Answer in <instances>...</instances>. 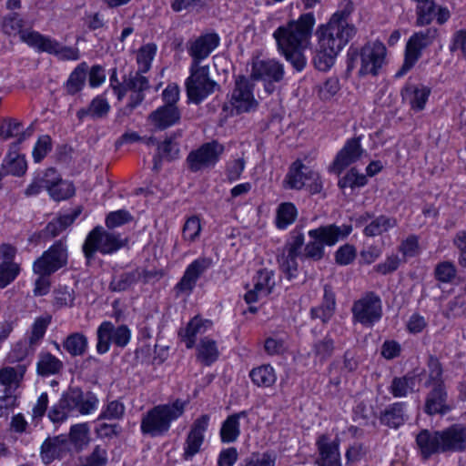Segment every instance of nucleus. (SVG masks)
I'll use <instances>...</instances> for the list:
<instances>
[{
  "label": "nucleus",
  "mask_w": 466,
  "mask_h": 466,
  "mask_svg": "<svg viewBox=\"0 0 466 466\" xmlns=\"http://www.w3.org/2000/svg\"><path fill=\"white\" fill-rule=\"evenodd\" d=\"M88 71V65L86 62L80 63L70 74L66 88L69 95H75L82 90L85 86Z\"/></svg>",
  "instance_id": "nucleus-35"
},
{
  "label": "nucleus",
  "mask_w": 466,
  "mask_h": 466,
  "mask_svg": "<svg viewBox=\"0 0 466 466\" xmlns=\"http://www.w3.org/2000/svg\"><path fill=\"white\" fill-rule=\"evenodd\" d=\"M353 319L365 326L373 325L382 316L381 299L375 292H367L352 305Z\"/></svg>",
  "instance_id": "nucleus-14"
},
{
  "label": "nucleus",
  "mask_w": 466,
  "mask_h": 466,
  "mask_svg": "<svg viewBox=\"0 0 466 466\" xmlns=\"http://www.w3.org/2000/svg\"><path fill=\"white\" fill-rule=\"evenodd\" d=\"M442 453L463 452L466 451V425L453 424L440 431Z\"/></svg>",
  "instance_id": "nucleus-19"
},
{
  "label": "nucleus",
  "mask_w": 466,
  "mask_h": 466,
  "mask_svg": "<svg viewBox=\"0 0 466 466\" xmlns=\"http://www.w3.org/2000/svg\"><path fill=\"white\" fill-rule=\"evenodd\" d=\"M273 275V271L267 268L259 269L257 273L254 286L257 290H260L263 293V296H268L272 292L275 286Z\"/></svg>",
  "instance_id": "nucleus-51"
},
{
  "label": "nucleus",
  "mask_w": 466,
  "mask_h": 466,
  "mask_svg": "<svg viewBox=\"0 0 466 466\" xmlns=\"http://www.w3.org/2000/svg\"><path fill=\"white\" fill-rule=\"evenodd\" d=\"M76 189L72 182L60 178V181L56 184L48 195L55 201L66 200L75 195Z\"/></svg>",
  "instance_id": "nucleus-49"
},
{
  "label": "nucleus",
  "mask_w": 466,
  "mask_h": 466,
  "mask_svg": "<svg viewBox=\"0 0 466 466\" xmlns=\"http://www.w3.org/2000/svg\"><path fill=\"white\" fill-rule=\"evenodd\" d=\"M387 49L380 41L368 42L360 48L350 46L347 52V74H350L360 65L358 76H377L386 62Z\"/></svg>",
  "instance_id": "nucleus-4"
},
{
  "label": "nucleus",
  "mask_w": 466,
  "mask_h": 466,
  "mask_svg": "<svg viewBox=\"0 0 466 466\" xmlns=\"http://www.w3.org/2000/svg\"><path fill=\"white\" fill-rule=\"evenodd\" d=\"M429 369V379L425 382L426 387L431 386L435 383H443L442 381V367L439 359L433 355H431L427 363Z\"/></svg>",
  "instance_id": "nucleus-58"
},
{
  "label": "nucleus",
  "mask_w": 466,
  "mask_h": 466,
  "mask_svg": "<svg viewBox=\"0 0 466 466\" xmlns=\"http://www.w3.org/2000/svg\"><path fill=\"white\" fill-rule=\"evenodd\" d=\"M416 443L424 460L433 454L442 453L440 431L422 430L416 437Z\"/></svg>",
  "instance_id": "nucleus-23"
},
{
  "label": "nucleus",
  "mask_w": 466,
  "mask_h": 466,
  "mask_svg": "<svg viewBox=\"0 0 466 466\" xmlns=\"http://www.w3.org/2000/svg\"><path fill=\"white\" fill-rule=\"evenodd\" d=\"M3 167L6 169V173L14 176L21 177L27 169L26 160L24 156L15 155L9 152L4 160Z\"/></svg>",
  "instance_id": "nucleus-45"
},
{
  "label": "nucleus",
  "mask_w": 466,
  "mask_h": 466,
  "mask_svg": "<svg viewBox=\"0 0 466 466\" xmlns=\"http://www.w3.org/2000/svg\"><path fill=\"white\" fill-rule=\"evenodd\" d=\"M20 272V267L14 261L0 263V289L5 288L15 279Z\"/></svg>",
  "instance_id": "nucleus-53"
},
{
  "label": "nucleus",
  "mask_w": 466,
  "mask_h": 466,
  "mask_svg": "<svg viewBox=\"0 0 466 466\" xmlns=\"http://www.w3.org/2000/svg\"><path fill=\"white\" fill-rule=\"evenodd\" d=\"M87 338L80 332L68 335L63 342L64 349L72 356H82L87 349Z\"/></svg>",
  "instance_id": "nucleus-37"
},
{
  "label": "nucleus",
  "mask_w": 466,
  "mask_h": 466,
  "mask_svg": "<svg viewBox=\"0 0 466 466\" xmlns=\"http://www.w3.org/2000/svg\"><path fill=\"white\" fill-rule=\"evenodd\" d=\"M397 219L385 215L375 218L364 229L363 234L366 237H376L382 235L397 226Z\"/></svg>",
  "instance_id": "nucleus-33"
},
{
  "label": "nucleus",
  "mask_w": 466,
  "mask_h": 466,
  "mask_svg": "<svg viewBox=\"0 0 466 466\" xmlns=\"http://www.w3.org/2000/svg\"><path fill=\"white\" fill-rule=\"evenodd\" d=\"M402 410H385L380 413V420L389 427L398 428L404 421Z\"/></svg>",
  "instance_id": "nucleus-63"
},
{
  "label": "nucleus",
  "mask_w": 466,
  "mask_h": 466,
  "mask_svg": "<svg viewBox=\"0 0 466 466\" xmlns=\"http://www.w3.org/2000/svg\"><path fill=\"white\" fill-rule=\"evenodd\" d=\"M181 113L177 106L163 105L150 113L148 119L157 129L164 130L179 122Z\"/></svg>",
  "instance_id": "nucleus-24"
},
{
  "label": "nucleus",
  "mask_w": 466,
  "mask_h": 466,
  "mask_svg": "<svg viewBox=\"0 0 466 466\" xmlns=\"http://www.w3.org/2000/svg\"><path fill=\"white\" fill-rule=\"evenodd\" d=\"M353 5L348 1L343 8L335 12L329 21L319 25L315 32L318 45L339 54L357 34V27L350 23Z\"/></svg>",
  "instance_id": "nucleus-3"
},
{
  "label": "nucleus",
  "mask_w": 466,
  "mask_h": 466,
  "mask_svg": "<svg viewBox=\"0 0 466 466\" xmlns=\"http://www.w3.org/2000/svg\"><path fill=\"white\" fill-rule=\"evenodd\" d=\"M210 325L211 321L195 317L187 323L186 328L179 330L178 335L186 343V347L191 349L195 344L196 336L204 332L206 327Z\"/></svg>",
  "instance_id": "nucleus-31"
},
{
  "label": "nucleus",
  "mask_w": 466,
  "mask_h": 466,
  "mask_svg": "<svg viewBox=\"0 0 466 466\" xmlns=\"http://www.w3.org/2000/svg\"><path fill=\"white\" fill-rule=\"evenodd\" d=\"M97 399L91 392L84 395L80 389L74 388L63 394L58 408H94Z\"/></svg>",
  "instance_id": "nucleus-25"
},
{
  "label": "nucleus",
  "mask_w": 466,
  "mask_h": 466,
  "mask_svg": "<svg viewBox=\"0 0 466 466\" xmlns=\"http://www.w3.org/2000/svg\"><path fill=\"white\" fill-rule=\"evenodd\" d=\"M419 238L416 235H410L401 241L399 246V251L403 257L412 258L419 253Z\"/></svg>",
  "instance_id": "nucleus-64"
},
{
  "label": "nucleus",
  "mask_w": 466,
  "mask_h": 466,
  "mask_svg": "<svg viewBox=\"0 0 466 466\" xmlns=\"http://www.w3.org/2000/svg\"><path fill=\"white\" fill-rule=\"evenodd\" d=\"M22 126V122L15 118L5 119L0 124V137L3 139L18 137Z\"/></svg>",
  "instance_id": "nucleus-61"
},
{
  "label": "nucleus",
  "mask_w": 466,
  "mask_h": 466,
  "mask_svg": "<svg viewBox=\"0 0 466 466\" xmlns=\"http://www.w3.org/2000/svg\"><path fill=\"white\" fill-rule=\"evenodd\" d=\"M434 278L441 283H451L457 275V268L451 261L439 262L434 268Z\"/></svg>",
  "instance_id": "nucleus-47"
},
{
  "label": "nucleus",
  "mask_w": 466,
  "mask_h": 466,
  "mask_svg": "<svg viewBox=\"0 0 466 466\" xmlns=\"http://www.w3.org/2000/svg\"><path fill=\"white\" fill-rule=\"evenodd\" d=\"M66 264V246L61 240H58L34 262L33 270L37 275H51Z\"/></svg>",
  "instance_id": "nucleus-13"
},
{
  "label": "nucleus",
  "mask_w": 466,
  "mask_h": 466,
  "mask_svg": "<svg viewBox=\"0 0 466 466\" xmlns=\"http://www.w3.org/2000/svg\"><path fill=\"white\" fill-rule=\"evenodd\" d=\"M419 375L413 371L403 377H395L390 387L391 394L396 398H401L405 397L410 391H414Z\"/></svg>",
  "instance_id": "nucleus-32"
},
{
  "label": "nucleus",
  "mask_w": 466,
  "mask_h": 466,
  "mask_svg": "<svg viewBox=\"0 0 466 466\" xmlns=\"http://www.w3.org/2000/svg\"><path fill=\"white\" fill-rule=\"evenodd\" d=\"M438 36L439 30L436 27H428L415 32L406 43L404 61L395 77L399 78L406 75L421 57L422 51L431 46Z\"/></svg>",
  "instance_id": "nucleus-7"
},
{
  "label": "nucleus",
  "mask_w": 466,
  "mask_h": 466,
  "mask_svg": "<svg viewBox=\"0 0 466 466\" xmlns=\"http://www.w3.org/2000/svg\"><path fill=\"white\" fill-rule=\"evenodd\" d=\"M69 447L74 445L76 451L82 450L88 443V429L86 424H77L71 427L68 437Z\"/></svg>",
  "instance_id": "nucleus-50"
},
{
  "label": "nucleus",
  "mask_w": 466,
  "mask_h": 466,
  "mask_svg": "<svg viewBox=\"0 0 466 466\" xmlns=\"http://www.w3.org/2000/svg\"><path fill=\"white\" fill-rule=\"evenodd\" d=\"M284 77L282 64L274 59H253L250 78L255 81L280 82Z\"/></svg>",
  "instance_id": "nucleus-17"
},
{
  "label": "nucleus",
  "mask_w": 466,
  "mask_h": 466,
  "mask_svg": "<svg viewBox=\"0 0 466 466\" xmlns=\"http://www.w3.org/2000/svg\"><path fill=\"white\" fill-rule=\"evenodd\" d=\"M52 149V140L48 135L41 136L33 149L35 162H41Z\"/></svg>",
  "instance_id": "nucleus-60"
},
{
  "label": "nucleus",
  "mask_w": 466,
  "mask_h": 466,
  "mask_svg": "<svg viewBox=\"0 0 466 466\" xmlns=\"http://www.w3.org/2000/svg\"><path fill=\"white\" fill-rule=\"evenodd\" d=\"M201 230L200 220L198 217L192 216L187 219L183 227V238L194 241Z\"/></svg>",
  "instance_id": "nucleus-62"
},
{
  "label": "nucleus",
  "mask_w": 466,
  "mask_h": 466,
  "mask_svg": "<svg viewBox=\"0 0 466 466\" xmlns=\"http://www.w3.org/2000/svg\"><path fill=\"white\" fill-rule=\"evenodd\" d=\"M23 24L24 22L19 15L13 13L4 18L2 25L3 32L8 35H15L16 33H19L21 35L22 33L26 32L25 30H21Z\"/></svg>",
  "instance_id": "nucleus-59"
},
{
  "label": "nucleus",
  "mask_w": 466,
  "mask_h": 466,
  "mask_svg": "<svg viewBox=\"0 0 466 466\" xmlns=\"http://www.w3.org/2000/svg\"><path fill=\"white\" fill-rule=\"evenodd\" d=\"M69 440L66 435H59L54 438H47L41 446V457L46 464L51 463L54 460L63 457L70 451Z\"/></svg>",
  "instance_id": "nucleus-22"
},
{
  "label": "nucleus",
  "mask_w": 466,
  "mask_h": 466,
  "mask_svg": "<svg viewBox=\"0 0 466 466\" xmlns=\"http://www.w3.org/2000/svg\"><path fill=\"white\" fill-rule=\"evenodd\" d=\"M106 227L96 226L86 236L82 250L89 263L96 252L112 254L116 251V211L110 212L106 218Z\"/></svg>",
  "instance_id": "nucleus-5"
},
{
  "label": "nucleus",
  "mask_w": 466,
  "mask_h": 466,
  "mask_svg": "<svg viewBox=\"0 0 466 466\" xmlns=\"http://www.w3.org/2000/svg\"><path fill=\"white\" fill-rule=\"evenodd\" d=\"M26 369V364H17L15 367L2 368L0 370V383L8 386V388H11L13 385L16 388L23 380Z\"/></svg>",
  "instance_id": "nucleus-39"
},
{
  "label": "nucleus",
  "mask_w": 466,
  "mask_h": 466,
  "mask_svg": "<svg viewBox=\"0 0 466 466\" xmlns=\"http://www.w3.org/2000/svg\"><path fill=\"white\" fill-rule=\"evenodd\" d=\"M208 415H202L193 422L184 443L183 458L185 460H190L199 452L204 441V432L208 429Z\"/></svg>",
  "instance_id": "nucleus-20"
},
{
  "label": "nucleus",
  "mask_w": 466,
  "mask_h": 466,
  "mask_svg": "<svg viewBox=\"0 0 466 466\" xmlns=\"http://www.w3.org/2000/svg\"><path fill=\"white\" fill-rule=\"evenodd\" d=\"M82 212V207H77L69 214H59L51 220L44 229V235L56 238L69 228Z\"/></svg>",
  "instance_id": "nucleus-28"
},
{
  "label": "nucleus",
  "mask_w": 466,
  "mask_h": 466,
  "mask_svg": "<svg viewBox=\"0 0 466 466\" xmlns=\"http://www.w3.org/2000/svg\"><path fill=\"white\" fill-rule=\"evenodd\" d=\"M184 410H148L141 420V431L151 437L161 436L170 428L171 421L182 415Z\"/></svg>",
  "instance_id": "nucleus-12"
},
{
  "label": "nucleus",
  "mask_w": 466,
  "mask_h": 466,
  "mask_svg": "<svg viewBox=\"0 0 466 466\" xmlns=\"http://www.w3.org/2000/svg\"><path fill=\"white\" fill-rule=\"evenodd\" d=\"M180 133H175L157 145V155L154 157L155 168L157 167L158 158L171 161L178 157V145L174 140L177 137H180Z\"/></svg>",
  "instance_id": "nucleus-34"
},
{
  "label": "nucleus",
  "mask_w": 466,
  "mask_h": 466,
  "mask_svg": "<svg viewBox=\"0 0 466 466\" xmlns=\"http://www.w3.org/2000/svg\"><path fill=\"white\" fill-rule=\"evenodd\" d=\"M443 315L448 319L466 317V299L455 297L447 303Z\"/></svg>",
  "instance_id": "nucleus-57"
},
{
  "label": "nucleus",
  "mask_w": 466,
  "mask_h": 466,
  "mask_svg": "<svg viewBox=\"0 0 466 466\" xmlns=\"http://www.w3.org/2000/svg\"><path fill=\"white\" fill-rule=\"evenodd\" d=\"M249 377L258 387H270L277 380L274 369L270 365H261L251 370Z\"/></svg>",
  "instance_id": "nucleus-40"
},
{
  "label": "nucleus",
  "mask_w": 466,
  "mask_h": 466,
  "mask_svg": "<svg viewBox=\"0 0 466 466\" xmlns=\"http://www.w3.org/2000/svg\"><path fill=\"white\" fill-rule=\"evenodd\" d=\"M254 85L245 76H238L235 81L230 103L237 115L256 110L258 101L253 95Z\"/></svg>",
  "instance_id": "nucleus-15"
},
{
  "label": "nucleus",
  "mask_w": 466,
  "mask_h": 466,
  "mask_svg": "<svg viewBox=\"0 0 466 466\" xmlns=\"http://www.w3.org/2000/svg\"><path fill=\"white\" fill-rule=\"evenodd\" d=\"M50 321V317H40L37 318L33 323L31 333L30 336L28 337V344L32 352L35 351L36 346L44 338Z\"/></svg>",
  "instance_id": "nucleus-44"
},
{
  "label": "nucleus",
  "mask_w": 466,
  "mask_h": 466,
  "mask_svg": "<svg viewBox=\"0 0 466 466\" xmlns=\"http://www.w3.org/2000/svg\"><path fill=\"white\" fill-rule=\"evenodd\" d=\"M218 350L215 340L204 338L198 347V359L205 365H210L217 360Z\"/></svg>",
  "instance_id": "nucleus-42"
},
{
  "label": "nucleus",
  "mask_w": 466,
  "mask_h": 466,
  "mask_svg": "<svg viewBox=\"0 0 466 466\" xmlns=\"http://www.w3.org/2000/svg\"><path fill=\"white\" fill-rule=\"evenodd\" d=\"M315 23L314 14L309 12L300 15L297 20H291L278 27L273 33L278 49L299 72L306 66L303 50L309 44Z\"/></svg>",
  "instance_id": "nucleus-2"
},
{
  "label": "nucleus",
  "mask_w": 466,
  "mask_h": 466,
  "mask_svg": "<svg viewBox=\"0 0 466 466\" xmlns=\"http://www.w3.org/2000/svg\"><path fill=\"white\" fill-rule=\"evenodd\" d=\"M156 52L157 46L155 44H147L140 47L137 56V61L138 64L137 71L146 73L150 69Z\"/></svg>",
  "instance_id": "nucleus-52"
},
{
  "label": "nucleus",
  "mask_w": 466,
  "mask_h": 466,
  "mask_svg": "<svg viewBox=\"0 0 466 466\" xmlns=\"http://www.w3.org/2000/svg\"><path fill=\"white\" fill-rule=\"evenodd\" d=\"M298 210L291 202L281 203L277 209L276 226L279 229H285L297 218Z\"/></svg>",
  "instance_id": "nucleus-41"
},
{
  "label": "nucleus",
  "mask_w": 466,
  "mask_h": 466,
  "mask_svg": "<svg viewBox=\"0 0 466 466\" xmlns=\"http://www.w3.org/2000/svg\"><path fill=\"white\" fill-rule=\"evenodd\" d=\"M143 72L137 71L125 76L123 83H118V100L125 96L127 91H130L129 102L121 109L123 115L128 116L145 98L144 91L149 88L148 79L142 76Z\"/></svg>",
  "instance_id": "nucleus-11"
},
{
  "label": "nucleus",
  "mask_w": 466,
  "mask_h": 466,
  "mask_svg": "<svg viewBox=\"0 0 466 466\" xmlns=\"http://www.w3.org/2000/svg\"><path fill=\"white\" fill-rule=\"evenodd\" d=\"M212 265V260L208 258H199L190 263L186 268L182 278L174 287L176 297L181 295L189 296L194 290L200 276Z\"/></svg>",
  "instance_id": "nucleus-16"
},
{
  "label": "nucleus",
  "mask_w": 466,
  "mask_h": 466,
  "mask_svg": "<svg viewBox=\"0 0 466 466\" xmlns=\"http://www.w3.org/2000/svg\"><path fill=\"white\" fill-rule=\"evenodd\" d=\"M239 435V423L235 417H228L222 424L220 437L223 442H233Z\"/></svg>",
  "instance_id": "nucleus-56"
},
{
  "label": "nucleus",
  "mask_w": 466,
  "mask_h": 466,
  "mask_svg": "<svg viewBox=\"0 0 466 466\" xmlns=\"http://www.w3.org/2000/svg\"><path fill=\"white\" fill-rule=\"evenodd\" d=\"M437 5L434 1H426L422 3H417L416 14L417 20L416 25L419 26H424L430 25L436 15Z\"/></svg>",
  "instance_id": "nucleus-46"
},
{
  "label": "nucleus",
  "mask_w": 466,
  "mask_h": 466,
  "mask_svg": "<svg viewBox=\"0 0 466 466\" xmlns=\"http://www.w3.org/2000/svg\"><path fill=\"white\" fill-rule=\"evenodd\" d=\"M64 369L63 362L48 351H41L36 363V372L40 376L59 374Z\"/></svg>",
  "instance_id": "nucleus-30"
},
{
  "label": "nucleus",
  "mask_w": 466,
  "mask_h": 466,
  "mask_svg": "<svg viewBox=\"0 0 466 466\" xmlns=\"http://www.w3.org/2000/svg\"><path fill=\"white\" fill-rule=\"evenodd\" d=\"M21 40L38 52L55 55L61 60L79 59L78 48L63 46L56 40L45 36L38 32H24L21 34Z\"/></svg>",
  "instance_id": "nucleus-8"
},
{
  "label": "nucleus",
  "mask_w": 466,
  "mask_h": 466,
  "mask_svg": "<svg viewBox=\"0 0 466 466\" xmlns=\"http://www.w3.org/2000/svg\"><path fill=\"white\" fill-rule=\"evenodd\" d=\"M220 37L215 33H207L199 35L194 41L188 43L187 51L192 57V64L199 66L219 45Z\"/></svg>",
  "instance_id": "nucleus-18"
},
{
  "label": "nucleus",
  "mask_w": 466,
  "mask_h": 466,
  "mask_svg": "<svg viewBox=\"0 0 466 466\" xmlns=\"http://www.w3.org/2000/svg\"><path fill=\"white\" fill-rule=\"evenodd\" d=\"M367 184V177L363 174H360L356 168H351L342 178L339 180V187H360Z\"/></svg>",
  "instance_id": "nucleus-55"
},
{
  "label": "nucleus",
  "mask_w": 466,
  "mask_h": 466,
  "mask_svg": "<svg viewBox=\"0 0 466 466\" xmlns=\"http://www.w3.org/2000/svg\"><path fill=\"white\" fill-rule=\"evenodd\" d=\"M276 455L270 452H253L245 458L240 466H275Z\"/></svg>",
  "instance_id": "nucleus-54"
},
{
  "label": "nucleus",
  "mask_w": 466,
  "mask_h": 466,
  "mask_svg": "<svg viewBox=\"0 0 466 466\" xmlns=\"http://www.w3.org/2000/svg\"><path fill=\"white\" fill-rule=\"evenodd\" d=\"M433 389L426 399L425 408H449L446 404L447 393L443 383L431 384Z\"/></svg>",
  "instance_id": "nucleus-48"
},
{
  "label": "nucleus",
  "mask_w": 466,
  "mask_h": 466,
  "mask_svg": "<svg viewBox=\"0 0 466 466\" xmlns=\"http://www.w3.org/2000/svg\"><path fill=\"white\" fill-rule=\"evenodd\" d=\"M336 309L335 294L332 287L329 284L324 286V295L321 305L311 308L310 318L312 319H320L322 323H327L334 315Z\"/></svg>",
  "instance_id": "nucleus-27"
},
{
  "label": "nucleus",
  "mask_w": 466,
  "mask_h": 466,
  "mask_svg": "<svg viewBox=\"0 0 466 466\" xmlns=\"http://www.w3.org/2000/svg\"><path fill=\"white\" fill-rule=\"evenodd\" d=\"M364 150L360 145V137L346 141L344 147L339 151L333 162L334 167L341 172L345 167L359 160Z\"/></svg>",
  "instance_id": "nucleus-21"
},
{
  "label": "nucleus",
  "mask_w": 466,
  "mask_h": 466,
  "mask_svg": "<svg viewBox=\"0 0 466 466\" xmlns=\"http://www.w3.org/2000/svg\"><path fill=\"white\" fill-rule=\"evenodd\" d=\"M96 351L105 354L110 349L112 343H116V329L110 321H104L96 330Z\"/></svg>",
  "instance_id": "nucleus-29"
},
{
  "label": "nucleus",
  "mask_w": 466,
  "mask_h": 466,
  "mask_svg": "<svg viewBox=\"0 0 466 466\" xmlns=\"http://www.w3.org/2000/svg\"><path fill=\"white\" fill-rule=\"evenodd\" d=\"M335 350V341L329 336L326 335L321 339H318L312 345V354L315 362L324 363L331 358Z\"/></svg>",
  "instance_id": "nucleus-36"
},
{
  "label": "nucleus",
  "mask_w": 466,
  "mask_h": 466,
  "mask_svg": "<svg viewBox=\"0 0 466 466\" xmlns=\"http://www.w3.org/2000/svg\"><path fill=\"white\" fill-rule=\"evenodd\" d=\"M304 227L297 225L289 235L281 255L278 257L280 269L288 279L297 276L298 261L310 259L319 261L325 255V246H334L339 239L348 237L352 230L350 225L337 226L335 224L320 226L310 229L308 233L309 241L305 244Z\"/></svg>",
  "instance_id": "nucleus-1"
},
{
  "label": "nucleus",
  "mask_w": 466,
  "mask_h": 466,
  "mask_svg": "<svg viewBox=\"0 0 466 466\" xmlns=\"http://www.w3.org/2000/svg\"><path fill=\"white\" fill-rule=\"evenodd\" d=\"M338 55L336 52L329 51L325 46L317 44L312 59L313 65L319 71L326 72L333 66Z\"/></svg>",
  "instance_id": "nucleus-38"
},
{
  "label": "nucleus",
  "mask_w": 466,
  "mask_h": 466,
  "mask_svg": "<svg viewBox=\"0 0 466 466\" xmlns=\"http://www.w3.org/2000/svg\"><path fill=\"white\" fill-rule=\"evenodd\" d=\"M189 71L190 76L185 81L187 96L188 102L199 105L220 86L210 78L208 66L191 65Z\"/></svg>",
  "instance_id": "nucleus-6"
},
{
  "label": "nucleus",
  "mask_w": 466,
  "mask_h": 466,
  "mask_svg": "<svg viewBox=\"0 0 466 466\" xmlns=\"http://www.w3.org/2000/svg\"><path fill=\"white\" fill-rule=\"evenodd\" d=\"M224 151L225 147L218 140L204 143L187 155V167L191 172H198L213 167L218 162Z\"/></svg>",
  "instance_id": "nucleus-10"
},
{
  "label": "nucleus",
  "mask_w": 466,
  "mask_h": 466,
  "mask_svg": "<svg viewBox=\"0 0 466 466\" xmlns=\"http://www.w3.org/2000/svg\"><path fill=\"white\" fill-rule=\"evenodd\" d=\"M284 183L286 187L299 190L306 187L310 194L322 190V182L319 173L314 172L300 160H296L289 167Z\"/></svg>",
  "instance_id": "nucleus-9"
},
{
  "label": "nucleus",
  "mask_w": 466,
  "mask_h": 466,
  "mask_svg": "<svg viewBox=\"0 0 466 466\" xmlns=\"http://www.w3.org/2000/svg\"><path fill=\"white\" fill-rule=\"evenodd\" d=\"M406 93H410L411 97L410 99V106L415 111H421L424 109L426 102L431 94V89L427 86H406L404 88Z\"/></svg>",
  "instance_id": "nucleus-43"
},
{
  "label": "nucleus",
  "mask_w": 466,
  "mask_h": 466,
  "mask_svg": "<svg viewBox=\"0 0 466 466\" xmlns=\"http://www.w3.org/2000/svg\"><path fill=\"white\" fill-rule=\"evenodd\" d=\"M327 435H321L317 441L319 452V466H340L339 444L329 442Z\"/></svg>",
  "instance_id": "nucleus-26"
}]
</instances>
